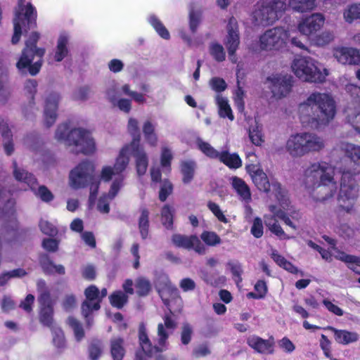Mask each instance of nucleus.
<instances>
[{"mask_svg":"<svg viewBox=\"0 0 360 360\" xmlns=\"http://www.w3.org/2000/svg\"><path fill=\"white\" fill-rule=\"evenodd\" d=\"M198 148L207 158L210 159H218L220 153L212 147L209 143L201 139L197 141Z\"/></svg>","mask_w":360,"mask_h":360,"instance_id":"obj_49","label":"nucleus"},{"mask_svg":"<svg viewBox=\"0 0 360 360\" xmlns=\"http://www.w3.org/2000/svg\"><path fill=\"white\" fill-rule=\"evenodd\" d=\"M103 350L102 341L98 339H93L88 346L89 357L91 360H98Z\"/></svg>","mask_w":360,"mask_h":360,"instance_id":"obj_42","label":"nucleus"},{"mask_svg":"<svg viewBox=\"0 0 360 360\" xmlns=\"http://www.w3.org/2000/svg\"><path fill=\"white\" fill-rule=\"evenodd\" d=\"M331 341L328 338V337L324 334H321L319 340V346L322 349L324 356L328 359H331Z\"/></svg>","mask_w":360,"mask_h":360,"instance_id":"obj_58","label":"nucleus"},{"mask_svg":"<svg viewBox=\"0 0 360 360\" xmlns=\"http://www.w3.org/2000/svg\"><path fill=\"white\" fill-rule=\"evenodd\" d=\"M13 176L17 181L26 184L30 189L34 192L35 195L39 198L41 201L50 202L53 200V194L46 186H39L37 189L38 182L33 174L23 169L18 168L15 161L13 162Z\"/></svg>","mask_w":360,"mask_h":360,"instance_id":"obj_12","label":"nucleus"},{"mask_svg":"<svg viewBox=\"0 0 360 360\" xmlns=\"http://www.w3.org/2000/svg\"><path fill=\"white\" fill-rule=\"evenodd\" d=\"M173 158L172 154L169 149L165 148L162 150L160 164L162 167L168 169V171H171V162Z\"/></svg>","mask_w":360,"mask_h":360,"instance_id":"obj_64","label":"nucleus"},{"mask_svg":"<svg viewBox=\"0 0 360 360\" xmlns=\"http://www.w3.org/2000/svg\"><path fill=\"white\" fill-rule=\"evenodd\" d=\"M289 6L295 11L307 12L316 6V0H289Z\"/></svg>","mask_w":360,"mask_h":360,"instance_id":"obj_40","label":"nucleus"},{"mask_svg":"<svg viewBox=\"0 0 360 360\" xmlns=\"http://www.w3.org/2000/svg\"><path fill=\"white\" fill-rule=\"evenodd\" d=\"M323 329L332 331L334 333L335 340L340 345H347L350 343L355 342L359 339V335L356 332H352L347 330H340L330 326H328Z\"/></svg>","mask_w":360,"mask_h":360,"instance_id":"obj_24","label":"nucleus"},{"mask_svg":"<svg viewBox=\"0 0 360 360\" xmlns=\"http://www.w3.org/2000/svg\"><path fill=\"white\" fill-rule=\"evenodd\" d=\"M124 185L123 176L115 178L110 188L108 193H103L98 199L97 203V210L104 214H108L110 212V201L113 200L120 188Z\"/></svg>","mask_w":360,"mask_h":360,"instance_id":"obj_20","label":"nucleus"},{"mask_svg":"<svg viewBox=\"0 0 360 360\" xmlns=\"http://www.w3.org/2000/svg\"><path fill=\"white\" fill-rule=\"evenodd\" d=\"M324 22V15L319 13H315L303 18L298 25V30L302 34L310 37L321 30Z\"/></svg>","mask_w":360,"mask_h":360,"instance_id":"obj_19","label":"nucleus"},{"mask_svg":"<svg viewBox=\"0 0 360 360\" xmlns=\"http://www.w3.org/2000/svg\"><path fill=\"white\" fill-rule=\"evenodd\" d=\"M174 314L171 309L162 317L164 323L158 325L156 343L153 345L148 335L146 326L141 323L139 326V342L140 347L146 356H153L162 353L168 349L169 331L172 333L177 327V323L173 318Z\"/></svg>","mask_w":360,"mask_h":360,"instance_id":"obj_4","label":"nucleus"},{"mask_svg":"<svg viewBox=\"0 0 360 360\" xmlns=\"http://www.w3.org/2000/svg\"><path fill=\"white\" fill-rule=\"evenodd\" d=\"M127 128L129 134L132 136V140L128 146L130 147L136 146V148L139 147V146H141L140 144L141 134L139 131L138 121L134 118H129Z\"/></svg>","mask_w":360,"mask_h":360,"instance_id":"obj_38","label":"nucleus"},{"mask_svg":"<svg viewBox=\"0 0 360 360\" xmlns=\"http://www.w3.org/2000/svg\"><path fill=\"white\" fill-rule=\"evenodd\" d=\"M141 214L138 220L139 230L143 240L148 238L149 234V210L146 207L140 208Z\"/></svg>","mask_w":360,"mask_h":360,"instance_id":"obj_35","label":"nucleus"},{"mask_svg":"<svg viewBox=\"0 0 360 360\" xmlns=\"http://www.w3.org/2000/svg\"><path fill=\"white\" fill-rule=\"evenodd\" d=\"M218 160L230 169H238L242 166V160L237 153H230L228 150L220 153Z\"/></svg>","mask_w":360,"mask_h":360,"instance_id":"obj_34","label":"nucleus"},{"mask_svg":"<svg viewBox=\"0 0 360 360\" xmlns=\"http://www.w3.org/2000/svg\"><path fill=\"white\" fill-rule=\"evenodd\" d=\"M342 262L347 264V266L349 269L352 270L357 274L360 275V258L352 255L346 254L344 252H340V255L338 257Z\"/></svg>","mask_w":360,"mask_h":360,"instance_id":"obj_41","label":"nucleus"},{"mask_svg":"<svg viewBox=\"0 0 360 360\" xmlns=\"http://www.w3.org/2000/svg\"><path fill=\"white\" fill-rule=\"evenodd\" d=\"M345 20L352 23L354 20H360V4H352L349 5L343 12Z\"/></svg>","mask_w":360,"mask_h":360,"instance_id":"obj_46","label":"nucleus"},{"mask_svg":"<svg viewBox=\"0 0 360 360\" xmlns=\"http://www.w3.org/2000/svg\"><path fill=\"white\" fill-rule=\"evenodd\" d=\"M246 169L258 190L266 193L272 191L281 205H287V191L283 188L281 183L276 179H271L270 182L266 174L255 165H247Z\"/></svg>","mask_w":360,"mask_h":360,"instance_id":"obj_9","label":"nucleus"},{"mask_svg":"<svg viewBox=\"0 0 360 360\" xmlns=\"http://www.w3.org/2000/svg\"><path fill=\"white\" fill-rule=\"evenodd\" d=\"M129 150H130V146L126 145L122 148L118 157L116 158L115 162L112 167L115 172V174L117 175L116 178L123 176L124 179L122 172L126 169L127 165H129V158L127 155V153L129 151Z\"/></svg>","mask_w":360,"mask_h":360,"instance_id":"obj_29","label":"nucleus"},{"mask_svg":"<svg viewBox=\"0 0 360 360\" xmlns=\"http://www.w3.org/2000/svg\"><path fill=\"white\" fill-rule=\"evenodd\" d=\"M60 99L59 94L51 92L47 96L45 101L44 119V124L46 127H51L56 122L57 118V110L58 103Z\"/></svg>","mask_w":360,"mask_h":360,"instance_id":"obj_22","label":"nucleus"},{"mask_svg":"<svg viewBox=\"0 0 360 360\" xmlns=\"http://www.w3.org/2000/svg\"><path fill=\"white\" fill-rule=\"evenodd\" d=\"M8 81V70L0 61V103L1 104L6 103L11 95Z\"/></svg>","mask_w":360,"mask_h":360,"instance_id":"obj_27","label":"nucleus"},{"mask_svg":"<svg viewBox=\"0 0 360 360\" xmlns=\"http://www.w3.org/2000/svg\"><path fill=\"white\" fill-rule=\"evenodd\" d=\"M302 122H308L316 127L327 124L336 113L335 102L325 93L314 92L298 108Z\"/></svg>","mask_w":360,"mask_h":360,"instance_id":"obj_3","label":"nucleus"},{"mask_svg":"<svg viewBox=\"0 0 360 360\" xmlns=\"http://www.w3.org/2000/svg\"><path fill=\"white\" fill-rule=\"evenodd\" d=\"M110 304L117 309H122L129 301V297L122 290H115L109 296Z\"/></svg>","mask_w":360,"mask_h":360,"instance_id":"obj_43","label":"nucleus"},{"mask_svg":"<svg viewBox=\"0 0 360 360\" xmlns=\"http://www.w3.org/2000/svg\"><path fill=\"white\" fill-rule=\"evenodd\" d=\"M340 150L349 162L342 171L340 189L338 195V211L352 214L359 197V186L355 176L360 174V146L350 143H342Z\"/></svg>","mask_w":360,"mask_h":360,"instance_id":"obj_1","label":"nucleus"},{"mask_svg":"<svg viewBox=\"0 0 360 360\" xmlns=\"http://www.w3.org/2000/svg\"><path fill=\"white\" fill-rule=\"evenodd\" d=\"M201 21V13L191 10L189 12V27L193 34L195 33Z\"/></svg>","mask_w":360,"mask_h":360,"instance_id":"obj_57","label":"nucleus"},{"mask_svg":"<svg viewBox=\"0 0 360 360\" xmlns=\"http://www.w3.org/2000/svg\"><path fill=\"white\" fill-rule=\"evenodd\" d=\"M39 264L46 275H53L55 274L64 275L65 274V267L62 264H55L46 254L39 257Z\"/></svg>","mask_w":360,"mask_h":360,"instance_id":"obj_26","label":"nucleus"},{"mask_svg":"<svg viewBox=\"0 0 360 360\" xmlns=\"http://www.w3.org/2000/svg\"><path fill=\"white\" fill-rule=\"evenodd\" d=\"M110 349L112 360H123L126 354V349L122 338H112L110 341Z\"/></svg>","mask_w":360,"mask_h":360,"instance_id":"obj_30","label":"nucleus"},{"mask_svg":"<svg viewBox=\"0 0 360 360\" xmlns=\"http://www.w3.org/2000/svg\"><path fill=\"white\" fill-rule=\"evenodd\" d=\"M56 138L59 141H65L68 146H75V153L84 155L91 154L95 150V143L89 131L82 128H74L69 131L68 124L58 127Z\"/></svg>","mask_w":360,"mask_h":360,"instance_id":"obj_6","label":"nucleus"},{"mask_svg":"<svg viewBox=\"0 0 360 360\" xmlns=\"http://www.w3.org/2000/svg\"><path fill=\"white\" fill-rule=\"evenodd\" d=\"M227 32L228 34L224 40V45L228 51L230 60L236 63L237 62L236 52L240 44V37L238 22L234 17L229 18L227 25Z\"/></svg>","mask_w":360,"mask_h":360,"instance_id":"obj_17","label":"nucleus"},{"mask_svg":"<svg viewBox=\"0 0 360 360\" xmlns=\"http://www.w3.org/2000/svg\"><path fill=\"white\" fill-rule=\"evenodd\" d=\"M286 0H266L257 2L253 11L255 21L267 26L275 22L285 11Z\"/></svg>","mask_w":360,"mask_h":360,"instance_id":"obj_11","label":"nucleus"},{"mask_svg":"<svg viewBox=\"0 0 360 360\" xmlns=\"http://www.w3.org/2000/svg\"><path fill=\"white\" fill-rule=\"evenodd\" d=\"M231 185L240 199L246 202H248L251 200V192L250 187L243 179L238 176H233L232 178Z\"/></svg>","mask_w":360,"mask_h":360,"instance_id":"obj_28","label":"nucleus"},{"mask_svg":"<svg viewBox=\"0 0 360 360\" xmlns=\"http://www.w3.org/2000/svg\"><path fill=\"white\" fill-rule=\"evenodd\" d=\"M68 38L65 35H60L57 41V46L54 54V60L56 62L62 61L68 56L69 50L68 48Z\"/></svg>","mask_w":360,"mask_h":360,"instance_id":"obj_36","label":"nucleus"},{"mask_svg":"<svg viewBox=\"0 0 360 360\" xmlns=\"http://www.w3.org/2000/svg\"><path fill=\"white\" fill-rule=\"evenodd\" d=\"M0 131L2 137L6 140L4 143L5 152L8 155H11L14 150L13 135L8 123L4 119H0Z\"/></svg>","mask_w":360,"mask_h":360,"instance_id":"obj_32","label":"nucleus"},{"mask_svg":"<svg viewBox=\"0 0 360 360\" xmlns=\"http://www.w3.org/2000/svg\"><path fill=\"white\" fill-rule=\"evenodd\" d=\"M193 333V328L188 323H184L181 327V342L183 345H188L192 339Z\"/></svg>","mask_w":360,"mask_h":360,"instance_id":"obj_56","label":"nucleus"},{"mask_svg":"<svg viewBox=\"0 0 360 360\" xmlns=\"http://www.w3.org/2000/svg\"><path fill=\"white\" fill-rule=\"evenodd\" d=\"M25 0H18L14 11L13 26L14 32L11 43L16 44L19 42L22 28L27 33L30 30L37 27V12L35 7L31 4H24Z\"/></svg>","mask_w":360,"mask_h":360,"instance_id":"obj_7","label":"nucleus"},{"mask_svg":"<svg viewBox=\"0 0 360 360\" xmlns=\"http://www.w3.org/2000/svg\"><path fill=\"white\" fill-rule=\"evenodd\" d=\"M247 345L255 352L262 354L274 353L275 340L271 335L265 340L256 335H250L246 340Z\"/></svg>","mask_w":360,"mask_h":360,"instance_id":"obj_21","label":"nucleus"},{"mask_svg":"<svg viewBox=\"0 0 360 360\" xmlns=\"http://www.w3.org/2000/svg\"><path fill=\"white\" fill-rule=\"evenodd\" d=\"M202 278L207 285L214 287L219 286L221 284L224 283V282L226 281L225 276H219L217 271H203Z\"/></svg>","mask_w":360,"mask_h":360,"instance_id":"obj_45","label":"nucleus"},{"mask_svg":"<svg viewBox=\"0 0 360 360\" xmlns=\"http://www.w3.org/2000/svg\"><path fill=\"white\" fill-rule=\"evenodd\" d=\"M39 228L43 233L49 236H54L58 233L57 228L48 221H41Z\"/></svg>","mask_w":360,"mask_h":360,"instance_id":"obj_63","label":"nucleus"},{"mask_svg":"<svg viewBox=\"0 0 360 360\" xmlns=\"http://www.w3.org/2000/svg\"><path fill=\"white\" fill-rule=\"evenodd\" d=\"M174 212V208L169 204H165L161 209V222L168 230L173 229Z\"/></svg>","mask_w":360,"mask_h":360,"instance_id":"obj_37","label":"nucleus"},{"mask_svg":"<svg viewBox=\"0 0 360 360\" xmlns=\"http://www.w3.org/2000/svg\"><path fill=\"white\" fill-rule=\"evenodd\" d=\"M270 82L269 89L272 95L277 99L287 96L292 90L293 79L291 75L276 74L267 77Z\"/></svg>","mask_w":360,"mask_h":360,"instance_id":"obj_16","label":"nucleus"},{"mask_svg":"<svg viewBox=\"0 0 360 360\" xmlns=\"http://www.w3.org/2000/svg\"><path fill=\"white\" fill-rule=\"evenodd\" d=\"M276 205H271L269 207V210L271 212H274L275 214V216L277 217L278 218L281 219V220L283 221V222L289 226L290 227H291L292 229H293L294 230H296L297 229V227L295 225V224L290 220V217L287 215V214L283 212V210H279L278 211H276Z\"/></svg>","mask_w":360,"mask_h":360,"instance_id":"obj_59","label":"nucleus"},{"mask_svg":"<svg viewBox=\"0 0 360 360\" xmlns=\"http://www.w3.org/2000/svg\"><path fill=\"white\" fill-rule=\"evenodd\" d=\"M171 240L173 245L176 248L188 250L193 249L200 255L205 253L206 249L196 235L186 236L174 233L172 236Z\"/></svg>","mask_w":360,"mask_h":360,"instance_id":"obj_18","label":"nucleus"},{"mask_svg":"<svg viewBox=\"0 0 360 360\" xmlns=\"http://www.w3.org/2000/svg\"><path fill=\"white\" fill-rule=\"evenodd\" d=\"M174 189L173 184L168 179H165L160 186L158 198L161 202H165L167 198L172 193Z\"/></svg>","mask_w":360,"mask_h":360,"instance_id":"obj_54","label":"nucleus"},{"mask_svg":"<svg viewBox=\"0 0 360 360\" xmlns=\"http://www.w3.org/2000/svg\"><path fill=\"white\" fill-rule=\"evenodd\" d=\"M158 293L165 305L169 306L170 300L179 296L177 288L170 281L165 283L158 289Z\"/></svg>","mask_w":360,"mask_h":360,"instance_id":"obj_31","label":"nucleus"},{"mask_svg":"<svg viewBox=\"0 0 360 360\" xmlns=\"http://www.w3.org/2000/svg\"><path fill=\"white\" fill-rule=\"evenodd\" d=\"M122 92L130 97H131L136 102L139 103H143L146 101L143 94L136 91H131L129 84H124L122 87Z\"/></svg>","mask_w":360,"mask_h":360,"instance_id":"obj_62","label":"nucleus"},{"mask_svg":"<svg viewBox=\"0 0 360 360\" xmlns=\"http://www.w3.org/2000/svg\"><path fill=\"white\" fill-rule=\"evenodd\" d=\"M94 165L90 161L81 162L70 173V181L72 187L75 189L86 187L94 179Z\"/></svg>","mask_w":360,"mask_h":360,"instance_id":"obj_15","label":"nucleus"},{"mask_svg":"<svg viewBox=\"0 0 360 360\" xmlns=\"http://www.w3.org/2000/svg\"><path fill=\"white\" fill-rule=\"evenodd\" d=\"M40 39L38 32H32L25 40V46L21 55L16 63V68L20 72H25L27 70L32 76L37 75L43 65V58L46 49L37 47V44Z\"/></svg>","mask_w":360,"mask_h":360,"instance_id":"obj_5","label":"nucleus"},{"mask_svg":"<svg viewBox=\"0 0 360 360\" xmlns=\"http://www.w3.org/2000/svg\"><path fill=\"white\" fill-rule=\"evenodd\" d=\"M149 22L162 39H169L170 38L169 31L158 17L151 15L149 18Z\"/></svg>","mask_w":360,"mask_h":360,"instance_id":"obj_51","label":"nucleus"},{"mask_svg":"<svg viewBox=\"0 0 360 360\" xmlns=\"http://www.w3.org/2000/svg\"><path fill=\"white\" fill-rule=\"evenodd\" d=\"M304 182L316 201L325 202L337 191L333 168L325 162L311 164L304 171Z\"/></svg>","mask_w":360,"mask_h":360,"instance_id":"obj_2","label":"nucleus"},{"mask_svg":"<svg viewBox=\"0 0 360 360\" xmlns=\"http://www.w3.org/2000/svg\"><path fill=\"white\" fill-rule=\"evenodd\" d=\"M334 39V35L330 32H323L319 35H316L314 38V43L319 46H323L330 41H332Z\"/></svg>","mask_w":360,"mask_h":360,"instance_id":"obj_61","label":"nucleus"},{"mask_svg":"<svg viewBox=\"0 0 360 360\" xmlns=\"http://www.w3.org/2000/svg\"><path fill=\"white\" fill-rule=\"evenodd\" d=\"M132 155L136 159V169L139 176L146 174L148 165V156L142 146L130 147Z\"/></svg>","mask_w":360,"mask_h":360,"instance_id":"obj_25","label":"nucleus"},{"mask_svg":"<svg viewBox=\"0 0 360 360\" xmlns=\"http://www.w3.org/2000/svg\"><path fill=\"white\" fill-rule=\"evenodd\" d=\"M135 289L139 297H146L151 291V283L148 279L139 277L136 280Z\"/></svg>","mask_w":360,"mask_h":360,"instance_id":"obj_47","label":"nucleus"},{"mask_svg":"<svg viewBox=\"0 0 360 360\" xmlns=\"http://www.w3.org/2000/svg\"><path fill=\"white\" fill-rule=\"evenodd\" d=\"M195 163L193 161H184L181 165L182 181L185 184L191 182L194 177Z\"/></svg>","mask_w":360,"mask_h":360,"instance_id":"obj_39","label":"nucleus"},{"mask_svg":"<svg viewBox=\"0 0 360 360\" xmlns=\"http://www.w3.org/2000/svg\"><path fill=\"white\" fill-rule=\"evenodd\" d=\"M143 133L146 141L152 146H155L158 143V136L155 131V126L150 121L147 120L143 126Z\"/></svg>","mask_w":360,"mask_h":360,"instance_id":"obj_44","label":"nucleus"},{"mask_svg":"<svg viewBox=\"0 0 360 360\" xmlns=\"http://www.w3.org/2000/svg\"><path fill=\"white\" fill-rule=\"evenodd\" d=\"M84 294L85 299L81 304V314L86 328H91L94 324V312L101 307V300H98V288L95 285H91L85 288Z\"/></svg>","mask_w":360,"mask_h":360,"instance_id":"obj_13","label":"nucleus"},{"mask_svg":"<svg viewBox=\"0 0 360 360\" xmlns=\"http://www.w3.org/2000/svg\"><path fill=\"white\" fill-rule=\"evenodd\" d=\"M324 147L321 138L314 134L300 133L291 135L285 145L287 152L293 158H299L310 152L321 150Z\"/></svg>","mask_w":360,"mask_h":360,"instance_id":"obj_8","label":"nucleus"},{"mask_svg":"<svg viewBox=\"0 0 360 360\" xmlns=\"http://www.w3.org/2000/svg\"><path fill=\"white\" fill-rule=\"evenodd\" d=\"M292 69L299 79L310 83H323L328 75L327 69L321 70L310 57L295 58L292 63Z\"/></svg>","mask_w":360,"mask_h":360,"instance_id":"obj_10","label":"nucleus"},{"mask_svg":"<svg viewBox=\"0 0 360 360\" xmlns=\"http://www.w3.org/2000/svg\"><path fill=\"white\" fill-rule=\"evenodd\" d=\"M200 238L208 246H216L221 243L220 237L214 231H204Z\"/></svg>","mask_w":360,"mask_h":360,"instance_id":"obj_52","label":"nucleus"},{"mask_svg":"<svg viewBox=\"0 0 360 360\" xmlns=\"http://www.w3.org/2000/svg\"><path fill=\"white\" fill-rule=\"evenodd\" d=\"M67 323L72 329L76 340L77 342L81 341L85 336V333L81 322L74 316H69Z\"/></svg>","mask_w":360,"mask_h":360,"instance_id":"obj_48","label":"nucleus"},{"mask_svg":"<svg viewBox=\"0 0 360 360\" xmlns=\"http://www.w3.org/2000/svg\"><path fill=\"white\" fill-rule=\"evenodd\" d=\"M53 307H41L39 312V321L46 326L51 327L53 323Z\"/></svg>","mask_w":360,"mask_h":360,"instance_id":"obj_53","label":"nucleus"},{"mask_svg":"<svg viewBox=\"0 0 360 360\" xmlns=\"http://www.w3.org/2000/svg\"><path fill=\"white\" fill-rule=\"evenodd\" d=\"M342 64L360 65V51L354 48L342 47L334 53Z\"/></svg>","mask_w":360,"mask_h":360,"instance_id":"obj_23","label":"nucleus"},{"mask_svg":"<svg viewBox=\"0 0 360 360\" xmlns=\"http://www.w3.org/2000/svg\"><path fill=\"white\" fill-rule=\"evenodd\" d=\"M207 207L212 212V214L217 218V219L219 221L225 223V224L228 223L227 218L223 214L219 206L217 203H215L212 201H208Z\"/></svg>","mask_w":360,"mask_h":360,"instance_id":"obj_60","label":"nucleus"},{"mask_svg":"<svg viewBox=\"0 0 360 360\" xmlns=\"http://www.w3.org/2000/svg\"><path fill=\"white\" fill-rule=\"evenodd\" d=\"M289 33L281 27L266 30L259 38L260 47L263 50H279L285 46Z\"/></svg>","mask_w":360,"mask_h":360,"instance_id":"obj_14","label":"nucleus"},{"mask_svg":"<svg viewBox=\"0 0 360 360\" xmlns=\"http://www.w3.org/2000/svg\"><path fill=\"white\" fill-rule=\"evenodd\" d=\"M210 53L217 62H222L226 58V54L222 45L214 43L210 46Z\"/></svg>","mask_w":360,"mask_h":360,"instance_id":"obj_55","label":"nucleus"},{"mask_svg":"<svg viewBox=\"0 0 360 360\" xmlns=\"http://www.w3.org/2000/svg\"><path fill=\"white\" fill-rule=\"evenodd\" d=\"M217 99L220 117L223 118L227 117L230 120L233 121L234 120V116L228 101L221 96H217Z\"/></svg>","mask_w":360,"mask_h":360,"instance_id":"obj_50","label":"nucleus"},{"mask_svg":"<svg viewBox=\"0 0 360 360\" xmlns=\"http://www.w3.org/2000/svg\"><path fill=\"white\" fill-rule=\"evenodd\" d=\"M264 224L269 231L279 238V239L288 240L290 238V237L285 233L281 225L278 224L275 216H265Z\"/></svg>","mask_w":360,"mask_h":360,"instance_id":"obj_33","label":"nucleus"}]
</instances>
